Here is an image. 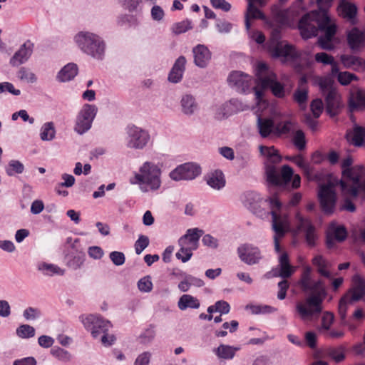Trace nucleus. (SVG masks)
Here are the masks:
<instances>
[{
    "instance_id": "f257e3e1",
    "label": "nucleus",
    "mask_w": 365,
    "mask_h": 365,
    "mask_svg": "<svg viewBox=\"0 0 365 365\" xmlns=\"http://www.w3.org/2000/svg\"><path fill=\"white\" fill-rule=\"evenodd\" d=\"M319 18H309L304 15L299 20L298 29L304 39H309L317 35L318 31L324 32V36L318 38V43L322 49L332 50L334 46L331 41L336 32V26L331 23L328 15L323 11Z\"/></svg>"
},
{
    "instance_id": "f03ea898",
    "label": "nucleus",
    "mask_w": 365,
    "mask_h": 365,
    "mask_svg": "<svg viewBox=\"0 0 365 365\" xmlns=\"http://www.w3.org/2000/svg\"><path fill=\"white\" fill-rule=\"evenodd\" d=\"M310 293L304 302H299L296 304V311L302 319H311L322 312V302L327 296L324 283L319 279L314 281Z\"/></svg>"
},
{
    "instance_id": "7ed1b4c3",
    "label": "nucleus",
    "mask_w": 365,
    "mask_h": 365,
    "mask_svg": "<svg viewBox=\"0 0 365 365\" xmlns=\"http://www.w3.org/2000/svg\"><path fill=\"white\" fill-rule=\"evenodd\" d=\"M267 48L272 58H279L284 64L295 63L301 57V53L293 45L282 40L279 28L272 29L271 36L267 43Z\"/></svg>"
},
{
    "instance_id": "20e7f679",
    "label": "nucleus",
    "mask_w": 365,
    "mask_h": 365,
    "mask_svg": "<svg viewBox=\"0 0 365 365\" xmlns=\"http://www.w3.org/2000/svg\"><path fill=\"white\" fill-rule=\"evenodd\" d=\"M74 41L83 53L97 60L103 59L106 43L98 35L88 31H80L75 36Z\"/></svg>"
},
{
    "instance_id": "39448f33",
    "label": "nucleus",
    "mask_w": 365,
    "mask_h": 365,
    "mask_svg": "<svg viewBox=\"0 0 365 365\" xmlns=\"http://www.w3.org/2000/svg\"><path fill=\"white\" fill-rule=\"evenodd\" d=\"M80 319L84 327L91 331L93 338L100 339L104 346L113 344L115 338L113 335L108 334V331L111 327V324L108 320L94 314L81 315Z\"/></svg>"
},
{
    "instance_id": "423d86ee",
    "label": "nucleus",
    "mask_w": 365,
    "mask_h": 365,
    "mask_svg": "<svg viewBox=\"0 0 365 365\" xmlns=\"http://www.w3.org/2000/svg\"><path fill=\"white\" fill-rule=\"evenodd\" d=\"M160 170L153 163L145 162L140 168V173H136L130 180L131 184H138L143 192H148L149 187L151 190H156L160 187Z\"/></svg>"
},
{
    "instance_id": "0eeeda50",
    "label": "nucleus",
    "mask_w": 365,
    "mask_h": 365,
    "mask_svg": "<svg viewBox=\"0 0 365 365\" xmlns=\"http://www.w3.org/2000/svg\"><path fill=\"white\" fill-rule=\"evenodd\" d=\"M319 91L324 98L326 111L331 116L339 114L342 107L341 97L334 81L329 78H321L318 81Z\"/></svg>"
},
{
    "instance_id": "6e6552de",
    "label": "nucleus",
    "mask_w": 365,
    "mask_h": 365,
    "mask_svg": "<svg viewBox=\"0 0 365 365\" xmlns=\"http://www.w3.org/2000/svg\"><path fill=\"white\" fill-rule=\"evenodd\" d=\"M202 234L203 231L198 228L188 229L186 234L178 240L180 248L175 255L176 258L183 263L189 261L192 256V251L197 249L199 240Z\"/></svg>"
},
{
    "instance_id": "1a4fd4ad",
    "label": "nucleus",
    "mask_w": 365,
    "mask_h": 365,
    "mask_svg": "<svg viewBox=\"0 0 365 365\" xmlns=\"http://www.w3.org/2000/svg\"><path fill=\"white\" fill-rule=\"evenodd\" d=\"M265 173L267 182L281 188L288 186L294 174L293 169L288 165L282 167L280 173L274 165H267Z\"/></svg>"
},
{
    "instance_id": "9d476101",
    "label": "nucleus",
    "mask_w": 365,
    "mask_h": 365,
    "mask_svg": "<svg viewBox=\"0 0 365 365\" xmlns=\"http://www.w3.org/2000/svg\"><path fill=\"white\" fill-rule=\"evenodd\" d=\"M126 145L135 150H142L150 141L149 132L136 125H129L126 128Z\"/></svg>"
},
{
    "instance_id": "9b49d317",
    "label": "nucleus",
    "mask_w": 365,
    "mask_h": 365,
    "mask_svg": "<svg viewBox=\"0 0 365 365\" xmlns=\"http://www.w3.org/2000/svg\"><path fill=\"white\" fill-rule=\"evenodd\" d=\"M97 112L96 106L84 104L77 115L74 130L79 135H83L88 131Z\"/></svg>"
},
{
    "instance_id": "f8f14e48",
    "label": "nucleus",
    "mask_w": 365,
    "mask_h": 365,
    "mask_svg": "<svg viewBox=\"0 0 365 365\" xmlns=\"http://www.w3.org/2000/svg\"><path fill=\"white\" fill-rule=\"evenodd\" d=\"M272 218V229L274 232V250L277 252H281L279 239L283 237L289 229V221L287 215H282L277 213L276 211L271 212Z\"/></svg>"
},
{
    "instance_id": "ddd939ff",
    "label": "nucleus",
    "mask_w": 365,
    "mask_h": 365,
    "mask_svg": "<svg viewBox=\"0 0 365 365\" xmlns=\"http://www.w3.org/2000/svg\"><path fill=\"white\" fill-rule=\"evenodd\" d=\"M201 173V168L195 163H186L178 166L170 173L171 179L175 181L191 180Z\"/></svg>"
},
{
    "instance_id": "4468645a",
    "label": "nucleus",
    "mask_w": 365,
    "mask_h": 365,
    "mask_svg": "<svg viewBox=\"0 0 365 365\" xmlns=\"http://www.w3.org/2000/svg\"><path fill=\"white\" fill-rule=\"evenodd\" d=\"M319 200L322 211L327 215L334 212L336 195L331 185H323L318 193Z\"/></svg>"
},
{
    "instance_id": "2eb2a0df",
    "label": "nucleus",
    "mask_w": 365,
    "mask_h": 365,
    "mask_svg": "<svg viewBox=\"0 0 365 365\" xmlns=\"http://www.w3.org/2000/svg\"><path fill=\"white\" fill-rule=\"evenodd\" d=\"M237 252L240 260L247 265L259 264L263 257L259 248L249 243L240 245Z\"/></svg>"
},
{
    "instance_id": "dca6fc26",
    "label": "nucleus",
    "mask_w": 365,
    "mask_h": 365,
    "mask_svg": "<svg viewBox=\"0 0 365 365\" xmlns=\"http://www.w3.org/2000/svg\"><path fill=\"white\" fill-rule=\"evenodd\" d=\"M252 81V76L238 71H232L227 77L229 86L242 93L250 90Z\"/></svg>"
},
{
    "instance_id": "f3484780",
    "label": "nucleus",
    "mask_w": 365,
    "mask_h": 365,
    "mask_svg": "<svg viewBox=\"0 0 365 365\" xmlns=\"http://www.w3.org/2000/svg\"><path fill=\"white\" fill-rule=\"evenodd\" d=\"M297 228L300 232L305 234V240L309 247H314L317 236L315 232V227L312 225L310 220L304 218L299 213L296 215Z\"/></svg>"
},
{
    "instance_id": "a211bd4d",
    "label": "nucleus",
    "mask_w": 365,
    "mask_h": 365,
    "mask_svg": "<svg viewBox=\"0 0 365 365\" xmlns=\"http://www.w3.org/2000/svg\"><path fill=\"white\" fill-rule=\"evenodd\" d=\"M261 87L262 89L269 88L273 96L278 98H284L289 93V91L285 88L284 85L277 80L276 74L264 78Z\"/></svg>"
},
{
    "instance_id": "6ab92c4d",
    "label": "nucleus",
    "mask_w": 365,
    "mask_h": 365,
    "mask_svg": "<svg viewBox=\"0 0 365 365\" xmlns=\"http://www.w3.org/2000/svg\"><path fill=\"white\" fill-rule=\"evenodd\" d=\"M354 287L346 294H349L350 302L362 300L365 302V279L359 274L353 277Z\"/></svg>"
},
{
    "instance_id": "aec40b11",
    "label": "nucleus",
    "mask_w": 365,
    "mask_h": 365,
    "mask_svg": "<svg viewBox=\"0 0 365 365\" xmlns=\"http://www.w3.org/2000/svg\"><path fill=\"white\" fill-rule=\"evenodd\" d=\"M194 63L196 66L204 68L211 60L212 53L208 48L203 44H197L192 48Z\"/></svg>"
},
{
    "instance_id": "412c9836",
    "label": "nucleus",
    "mask_w": 365,
    "mask_h": 365,
    "mask_svg": "<svg viewBox=\"0 0 365 365\" xmlns=\"http://www.w3.org/2000/svg\"><path fill=\"white\" fill-rule=\"evenodd\" d=\"M346 42L352 51H359L365 43V31L354 27L346 34Z\"/></svg>"
},
{
    "instance_id": "4be33fe9",
    "label": "nucleus",
    "mask_w": 365,
    "mask_h": 365,
    "mask_svg": "<svg viewBox=\"0 0 365 365\" xmlns=\"http://www.w3.org/2000/svg\"><path fill=\"white\" fill-rule=\"evenodd\" d=\"M186 58L184 56H179L175 61L168 75V81L173 83L181 81L185 70Z\"/></svg>"
},
{
    "instance_id": "5701e85b",
    "label": "nucleus",
    "mask_w": 365,
    "mask_h": 365,
    "mask_svg": "<svg viewBox=\"0 0 365 365\" xmlns=\"http://www.w3.org/2000/svg\"><path fill=\"white\" fill-rule=\"evenodd\" d=\"M345 138L355 147H361L365 144V128L354 125L352 130L346 132Z\"/></svg>"
},
{
    "instance_id": "b1692460",
    "label": "nucleus",
    "mask_w": 365,
    "mask_h": 365,
    "mask_svg": "<svg viewBox=\"0 0 365 365\" xmlns=\"http://www.w3.org/2000/svg\"><path fill=\"white\" fill-rule=\"evenodd\" d=\"M32 43L29 41L24 43L10 59V64L18 66L25 63L32 53Z\"/></svg>"
},
{
    "instance_id": "393cba45",
    "label": "nucleus",
    "mask_w": 365,
    "mask_h": 365,
    "mask_svg": "<svg viewBox=\"0 0 365 365\" xmlns=\"http://www.w3.org/2000/svg\"><path fill=\"white\" fill-rule=\"evenodd\" d=\"M339 58L344 68L358 71L359 69L365 68V61L359 56L351 54H341Z\"/></svg>"
},
{
    "instance_id": "a878e982",
    "label": "nucleus",
    "mask_w": 365,
    "mask_h": 365,
    "mask_svg": "<svg viewBox=\"0 0 365 365\" xmlns=\"http://www.w3.org/2000/svg\"><path fill=\"white\" fill-rule=\"evenodd\" d=\"M365 174V167L362 165H356L351 169H346L341 171L344 180L352 182V185H356L359 183Z\"/></svg>"
},
{
    "instance_id": "bb28decb",
    "label": "nucleus",
    "mask_w": 365,
    "mask_h": 365,
    "mask_svg": "<svg viewBox=\"0 0 365 365\" xmlns=\"http://www.w3.org/2000/svg\"><path fill=\"white\" fill-rule=\"evenodd\" d=\"M337 10L341 16L348 19L351 24L356 23L357 7L354 4L342 0Z\"/></svg>"
},
{
    "instance_id": "cd10ccee",
    "label": "nucleus",
    "mask_w": 365,
    "mask_h": 365,
    "mask_svg": "<svg viewBox=\"0 0 365 365\" xmlns=\"http://www.w3.org/2000/svg\"><path fill=\"white\" fill-rule=\"evenodd\" d=\"M257 126L260 136L263 138L274 136V122L269 118L257 117Z\"/></svg>"
},
{
    "instance_id": "c85d7f7f",
    "label": "nucleus",
    "mask_w": 365,
    "mask_h": 365,
    "mask_svg": "<svg viewBox=\"0 0 365 365\" xmlns=\"http://www.w3.org/2000/svg\"><path fill=\"white\" fill-rule=\"evenodd\" d=\"M349 106L351 112L365 109V91L357 89L351 93Z\"/></svg>"
},
{
    "instance_id": "c756f323",
    "label": "nucleus",
    "mask_w": 365,
    "mask_h": 365,
    "mask_svg": "<svg viewBox=\"0 0 365 365\" xmlns=\"http://www.w3.org/2000/svg\"><path fill=\"white\" fill-rule=\"evenodd\" d=\"M182 112L186 115H192L197 111L199 106L195 98L190 94L182 96L180 100Z\"/></svg>"
},
{
    "instance_id": "7c9ffc66",
    "label": "nucleus",
    "mask_w": 365,
    "mask_h": 365,
    "mask_svg": "<svg viewBox=\"0 0 365 365\" xmlns=\"http://www.w3.org/2000/svg\"><path fill=\"white\" fill-rule=\"evenodd\" d=\"M200 307V300L191 294H182L178 302V307L181 311H185L187 309H197Z\"/></svg>"
},
{
    "instance_id": "2f4dec72",
    "label": "nucleus",
    "mask_w": 365,
    "mask_h": 365,
    "mask_svg": "<svg viewBox=\"0 0 365 365\" xmlns=\"http://www.w3.org/2000/svg\"><path fill=\"white\" fill-rule=\"evenodd\" d=\"M78 68L76 63H69L61 69L56 78L59 82L70 81L78 74Z\"/></svg>"
},
{
    "instance_id": "473e14b6",
    "label": "nucleus",
    "mask_w": 365,
    "mask_h": 365,
    "mask_svg": "<svg viewBox=\"0 0 365 365\" xmlns=\"http://www.w3.org/2000/svg\"><path fill=\"white\" fill-rule=\"evenodd\" d=\"M247 9L245 14V28L248 31L251 27L250 21L251 18L264 20L265 19V16L259 9L255 6V0H247Z\"/></svg>"
},
{
    "instance_id": "72a5a7b5",
    "label": "nucleus",
    "mask_w": 365,
    "mask_h": 365,
    "mask_svg": "<svg viewBox=\"0 0 365 365\" xmlns=\"http://www.w3.org/2000/svg\"><path fill=\"white\" fill-rule=\"evenodd\" d=\"M207 184L212 188L220 190L225 186V178L223 173L216 170L211 173L207 178Z\"/></svg>"
},
{
    "instance_id": "f704fd0d",
    "label": "nucleus",
    "mask_w": 365,
    "mask_h": 365,
    "mask_svg": "<svg viewBox=\"0 0 365 365\" xmlns=\"http://www.w3.org/2000/svg\"><path fill=\"white\" fill-rule=\"evenodd\" d=\"M238 350H240V347L220 344L217 348L215 349L213 351L219 359L230 360L234 358L235 353Z\"/></svg>"
},
{
    "instance_id": "c9c22d12",
    "label": "nucleus",
    "mask_w": 365,
    "mask_h": 365,
    "mask_svg": "<svg viewBox=\"0 0 365 365\" xmlns=\"http://www.w3.org/2000/svg\"><path fill=\"white\" fill-rule=\"evenodd\" d=\"M312 264L317 267V272L321 276L331 279V273L327 269L329 264L322 255L315 256L312 259Z\"/></svg>"
},
{
    "instance_id": "e433bc0d",
    "label": "nucleus",
    "mask_w": 365,
    "mask_h": 365,
    "mask_svg": "<svg viewBox=\"0 0 365 365\" xmlns=\"http://www.w3.org/2000/svg\"><path fill=\"white\" fill-rule=\"evenodd\" d=\"M312 269L309 267H306L301 275L299 281V286L304 293L311 292L312 287L314 280L312 279Z\"/></svg>"
},
{
    "instance_id": "4c0bfd02",
    "label": "nucleus",
    "mask_w": 365,
    "mask_h": 365,
    "mask_svg": "<svg viewBox=\"0 0 365 365\" xmlns=\"http://www.w3.org/2000/svg\"><path fill=\"white\" fill-rule=\"evenodd\" d=\"M341 191L351 197H356L359 195V190L364 193L365 196V182L360 181L356 185L349 186L344 180H341L339 182Z\"/></svg>"
},
{
    "instance_id": "58836bf2",
    "label": "nucleus",
    "mask_w": 365,
    "mask_h": 365,
    "mask_svg": "<svg viewBox=\"0 0 365 365\" xmlns=\"http://www.w3.org/2000/svg\"><path fill=\"white\" fill-rule=\"evenodd\" d=\"M74 254V252H71L68 255L66 264L69 268L76 270L81 268L83 264L86 255L85 252L81 251L80 253Z\"/></svg>"
},
{
    "instance_id": "ea45409f",
    "label": "nucleus",
    "mask_w": 365,
    "mask_h": 365,
    "mask_svg": "<svg viewBox=\"0 0 365 365\" xmlns=\"http://www.w3.org/2000/svg\"><path fill=\"white\" fill-rule=\"evenodd\" d=\"M329 233L338 242L344 241L347 237L346 227L344 225H336L334 222L329 226Z\"/></svg>"
},
{
    "instance_id": "a19ab883",
    "label": "nucleus",
    "mask_w": 365,
    "mask_h": 365,
    "mask_svg": "<svg viewBox=\"0 0 365 365\" xmlns=\"http://www.w3.org/2000/svg\"><path fill=\"white\" fill-rule=\"evenodd\" d=\"M237 102L235 99H232L221 105L216 111V118L218 119L227 118L233 113L232 106Z\"/></svg>"
},
{
    "instance_id": "79ce46f5",
    "label": "nucleus",
    "mask_w": 365,
    "mask_h": 365,
    "mask_svg": "<svg viewBox=\"0 0 365 365\" xmlns=\"http://www.w3.org/2000/svg\"><path fill=\"white\" fill-rule=\"evenodd\" d=\"M50 353L53 357L63 363L71 361L73 357L72 354L68 351L59 346L52 347Z\"/></svg>"
},
{
    "instance_id": "37998d69",
    "label": "nucleus",
    "mask_w": 365,
    "mask_h": 365,
    "mask_svg": "<svg viewBox=\"0 0 365 365\" xmlns=\"http://www.w3.org/2000/svg\"><path fill=\"white\" fill-rule=\"evenodd\" d=\"M333 0H317L318 10L312 11L305 15H309V18H319L322 16V13L324 11L325 15H328L327 11L331 5Z\"/></svg>"
},
{
    "instance_id": "c03bdc74",
    "label": "nucleus",
    "mask_w": 365,
    "mask_h": 365,
    "mask_svg": "<svg viewBox=\"0 0 365 365\" xmlns=\"http://www.w3.org/2000/svg\"><path fill=\"white\" fill-rule=\"evenodd\" d=\"M38 269L42 271L44 274L53 276L54 274L63 276L65 273L64 269L53 264L43 262L38 266Z\"/></svg>"
},
{
    "instance_id": "a18cd8bd",
    "label": "nucleus",
    "mask_w": 365,
    "mask_h": 365,
    "mask_svg": "<svg viewBox=\"0 0 365 365\" xmlns=\"http://www.w3.org/2000/svg\"><path fill=\"white\" fill-rule=\"evenodd\" d=\"M272 12L276 20L280 24H284L288 22L291 17L289 9H281L277 5L272 7Z\"/></svg>"
},
{
    "instance_id": "49530a36",
    "label": "nucleus",
    "mask_w": 365,
    "mask_h": 365,
    "mask_svg": "<svg viewBox=\"0 0 365 365\" xmlns=\"http://www.w3.org/2000/svg\"><path fill=\"white\" fill-rule=\"evenodd\" d=\"M56 130L52 122H48L43 125L41 129V139L43 141L52 140L55 138Z\"/></svg>"
},
{
    "instance_id": "de8ad7c7",
    "label": "nucleus",
    "mask_w": 365,
    "mask_h": 365,
    "mask_svg": "<svg viewBox=\"0 0 365 365\" xmlns=\"http://www.w3.org/2000/svg\"><path fill=\"white\" fill-rule=\"evenodd\" d=\"M255 72L261 86H262V80L264 78L271 76V74H275L273 71H270L267 65L263 62H260L257 65Z\"/></svg>"
},
{
    "instance_id": "09e8293b",
    "label": "nucleus",
    "mask_w": 365,
    "mask_h": 365,
    "mask_svg": "<svg viewBox=\"0 0 365 365\" xmlns=\"http://www.w3.org/2000/svg\"><path fill=\"white\" fill-rule=\"evenodd\" d=\"M345 348L343 346L329 348L327 350V355L335 362L339 363L345 359Z\"/></svg>"
},
{
    "instance_id": "8fccbe9b",
    "label": "nucleus",
    "mask_w": 365,
    "mask_h": 365,
    "mask_svg": "<svg viewBox=\"0 0 365 365\" xmlns=\"http://www.w3.org/2000/svg\"><path fill=\"white\" fill-rule=\"evenodd\" d=\"M16 335L21 339H29L35 336L34 327L29 324H21L16 330Z\"/></svg>"
},
{
    "instance_id": "3c124183",
    "label": "nucleus",
    "mask_w": 365,
    "mask_h": 365,
    "mask_svg": "<svg viewBox=\"0 0 365 365\" xmlns=\"http://www.w3.org/2000/svg\"><path fill=\"white\" fill-rule=\"evenodd\" d=\"M292 123L290 120L281 121L274 123V137L279 138L283 135L289 133Z\"/></svg>"
},
{
    "instance_id": "603ef678",
    "label": "nucleus",
    "mask_w": 365,
    "mask_h": 365,
    "mask_svg": "<svg viewBox=\"0 0 365 365\" xmlns=\"http://www.w3.org/2000/svg\"><path fill=\"white\" fill-rule=\"evenodd\" d=\"M24 170V165L17 160H10L6 168V173L9 176H13L15 174H21Z\"/></svg>"
},
{
    "instance_id": "864d4df0",
    "label": "nucleus",
    "mask_w": 365,
    "mask_h": 365,
    "mask_svg": "<svg viewBox=\"0 0 365 365\" xmlns=\"http://www.w3.org/2000/svg\"><path fill=\"white\" fill-rule=\"evenodd\" d=\"M293 273V269L289 264L287 265H280V269L278 270H272V274L271 275V272H268L266 274V277L269 278L271 277H280L282 278L286 279L289 277Z\"/></svg>"
},
{
    "instance_id": "5fc2aeb1",
    "label": "nucleus",
    "mask_w": 365,
    "mask_h": 365,
    "mask_svg": "<svg viewBox=\"0 0 365 365\" xmlns=\"http://www.w3.org/2000/svg\"><path fill=\"white\" fill-rule=\"evenodd\" d=\"M252 314H265L277 311V309L269 305H247Z\"/></svg>"
},
{
    "instance_id": "6e6d98bb",
    "label": "nucleus",
    "mask_w": 365,
    "mask_h": 365,
    "mask_svg": "<svg viewBox=\"0 0 365 365\" xmlns=\"http://www.w3.org/2000/svg\"><path fill=\"white\" fill-rule=\"evenodd\" d=\"M349 301V294H344L339 300L338 306V312L341 321H344L346 317V311L348 304H351Z\"/></svg>"
},
{
    "instance_id": "4d7b16f0",
    "label": "nucleus",
    "mask_w": 365,
    "mask_h": 365,
    "mask_svg": "<svg viewBox=\"0 0 365 365\" xmlns=\"http://www.w3.org/2000/svg\"><path fill=\"white\" fill-rule=\"evenodd\" d=\"M294 146L299 150H303L306 148V139L304 133L302 130L295 132L292 139Z\"/></svg>"
},
{
    "instance_id": "13d9d810",
    "label": "nucleus",
    "mask_w": 365,
    "mask_h": 365,
    "mask_svg": "<svg viewBox=\"0 0 365 365\" xmlns=\"http://www.w3.org/2000/svg\"><path fill=\"white\" fill-rule=\"evenodd\" d=\"M192 29L191 21L186 19L178 23H175L172 26V31L175 34H180Z\"/></svg>"
},
{
    "instance_id": "bf43d9fd",
    "label": "nucleus",
    "mask_w": 365,
    "mask_h": 365,
    "mask_svg": "<svg viewBox=\"0 0 365 365\" xmlns=\"http://www.w3.org/2000/svg\"><path fill=\"white\" fill-rule=\"evenodd\" d=\"M294 101L299 106L306 104L308 100V91L305 88H297L293 94Z\"/></svg>"
},
{
    "instance_id": "052dcab7",
    "label": "nucleus",
    "mask_w": 365,
    "mask_h": 365,
    "mask_svg": "<svg viewBox=\"0 0 365 365\" xmlns=\"http://www.w3.org/2000/svg\"><path fill=\"white\" fill-rule=\"evenodd\" d=\"M150 240L148 236L140 235L135 242V251L137 255L142 252L149 245Z\"/></svg>"
},
{
    "instance_id": "680f3d73",
    "label": "nucleus",
    "mask_w": 365,
    "mask_h": 365,
    "mask_svg": "<svg viewBox=\"0 0 365 365\" xmlns=\"http://www.w3.org/2000/svg\"><path fill=\"white\" fill-rule=\"evenodd\" d=\"M358 79L359 78L356 75L348 71L339 73V76H337L338 81L343 86H346L352 81H357Z\"/></svg>"
},
{
    "instance_id": "e2e57ef3",
    "label": "nucleus",
    "mask_w": 365,
    "mask_h": 365,
    "mask_svg": "<svg viewBox=\"0 0 365 365\" xmlns=\"http://www.w3.org/2000/svg\"><path fill=\"white\" fill-rule=\"evenodd\" d=\"M153 282L150 276H145L138 282V287L142 292H150L153 289Z\"/></svg>"
},
{
    "instance_id": "0e129e2a",
    "label": "nucleus",
    "mask_w": 365,
    "mask_h": 365,
    "mask_svg": "<svg viewBox=\"0 0 365 365\" xmlns=\"http://www.w3.org/2000/svg\"><path fill=\"white\" fill-rule=\"evenodd\" d=\"M310 109L314 117L318 118L324 109L322 100L320 98L313 100L310 104Z\"/></svg>"
},
{
    "instance_id": "69168bd1",
    "label": "nucleus",
    "mask_w": 365,
    "mask_h": 365,
    "mask_svg": "<svg viewBox=\"0 0 365 365\" xmlns=\"http://www.w3.org/2000/svg\"><path fill=\"white\" fill-rule=\"evenodd\" d=\"M41 316V312L37 308L29 307L24 309L23 312V317L27 321H33Z\"/></svg>"
},
{
    "instance_id": "338daca9",
    "label": "nucleus",
    "mask_w": 365,
    "mask_h": 365,
    "mask_svg": "<svg viewBox=\"0 0 365 365\" xmlns=\"http://www.w3.org/2000/svg\"><path fill=\"white\" fill-rule=\"evenodd\" d=\"M293 163L300 168L305 175H309L311 173V168L308 163H306L304 159L301 155H295Z\"/></svg>"
},
{
    "instance_id": "774afa93",
    "label": "nucleus",
    "mask_w": 365,
    "mask_h": 365,
    "mask_svg": "<svg viewBox=\"0 0 365 365\" xmlns=\"http://www.w3.org/2000/svg\"><path fill=\"white\" fill-rule=\"evenodd\" d=\"M109 257L112 262L116 266L123 265L125 261V255L118 251L111 252L109 255Z\"/></svg>"
}]
</instances>
